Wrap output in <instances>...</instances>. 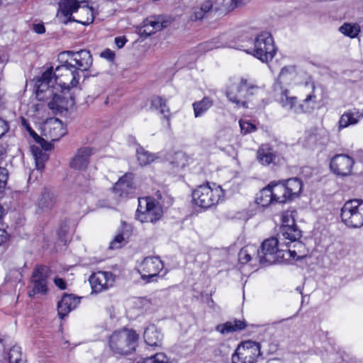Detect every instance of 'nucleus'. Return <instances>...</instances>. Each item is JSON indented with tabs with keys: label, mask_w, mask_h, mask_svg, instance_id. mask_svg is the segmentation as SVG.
Wrapping results in <instances>:
<instances>
[{
	"label": "nucleus",
	"mask_w": 363,
	"mask_h": 363,
	"mask_svg": "<svg viewBox=\"0 0 363 363\" xmlns=\"http://www.w3.org/2000/svg\"><path fill=\"white\" fill-rule=\"evenodd\" d=\"M50 269L46 266H38L33 272L30 279V285L28 286V295L33 297L37 294L46 295L48 292V277Z\"/></svg>",
	"instance_id": "9b49d317"
},
{
	"label": "nucleus",
	"mask_w": 363,
	"mask_h": 363,
	"mask_svg": "<svg viewBox=\"0 0 363 363\" xmlns=\"http://www.w3.org/2000/svg\"><path fill=\"white\" fill-rule=\"evenodd\" d=\"M126 41L127 40H126L125 38L123 36H119V37H116L115 38L116 45H117V47L118 48H123L125 45Z\"/></svg>",
	"instance_id": "864d4df0"
},
{
	"label": "nucleus",
	"mask_w": 363,
	"mask_h": 363,
	"mask_svg": "<svg viewBox=\"0 0 363 363\" xmlns=\"http://www.w3.org/2000/svg\"><path fill=\"white\" fill-rule=\"evenodd\" d=\"M213 101L209 97H204L201 101L193 103L194 113L196 118L203 116L212 106Z\"/></svg>",
	"instance_id": "f704fd0d"
},
{
	"label": "nucleus",
	"mask_w": 363,
	"mask_h": 363,
	"mask_svg": "<svg viewBox=\"0 0 363 363\" xmlns=\"http://www.w3.org/2000/svg\"><path fill=\"white\" fill-rule=\"evenodd\" d=\"M54 283L59 289L62 290L65 289L67 287V284L65 281L62 278L56 277L54 279Z\"/></svg>",
	"instance_id": "3c124183"
},
{
	"label": "nucleus",
	"mask_w": 363,
	"mask_h": 363,
	"mask_svg": "<svg viewBox=\"0 0 363 363\" xmlns=\"http://www.w3.org/2000/svg\"><path fill=\"white\" fill-rule=\"evenodd\" d=\"M65 53L70 56V61L75 65L77 71H86L92 65V56L89 50H81L78 52L67 51Z\"/></svg>",
	"instance_id": "a211bd4d"
},
{
	"label": "nucleus",
	"mask_w": 363,
	"mask_h": 363,
	"mask_svg": "<svg viewBox=\"0 0 363 363\" xmlns=\"http://www.w3.org/2000/svg\"><path fill=\"white\" fill-rule=\"evenodd\" d=\"M281 225L280 230L286 228H298L296 220L291 213L286 212L281 218Z\"/></svg>",
	"instance_id": "79ce46f5"
},
{
	"label": "nucleus",
	"mask_w": 363,
	"mask_h": 363,
	"mask_svg": "<svg viewBox=\"0 0 363 363\" xmlns=\"http://www.w3.org/2000/svg\"><path fill=\"white\" fill-rule=\"evenodd\" d=\"M206 14L199 7L194 8L190 16V19L193 21L202 20L206 17Z\"/></svg>",
	"instance_id": "49530a36"
},
{
	"label": "nucleus",
	"mask_w": 363,
	"mask_h": 363,
	"mask_svg": "<svg viewBox=\"0 0 363 363\" xmlns=\"http://www.w3.org/2000/svg\"><path fill=\"white\" fill-rule=\"evenodd\" d=\"M357 108L345 111L340 118L338 121V129L342 130L350 125L357 124L361 119L356 115Z\"/></svg>",
	"instance_id": "2f4dec72"
},
{
	"label": "nucleus",
	"mask_w": 363,
	"mask_h": 363,
	"mask_svg": "<svg viewBox=\"0 0 363 363\" xmlns=\"http://www.w3.org/2000/svg\"><path fill=\"white\" fill-rule=\"evenodd\" d=\"M5 357L9 363H26V359L23 356L21 348L18 345H13L8 350L4 349Z\"/></svg>",
	"instance_id": "473e14b6"
},
{
	"label": "nucleus",
	"mask_w": 363,
	"mask_h": 363,
	"mask_svg": "<svg viewBox=\"0 0 363 363\" xmlns=\"http://www.w3.org/2000/svg\"><path fill=\"white\" fill-rule=\"evenodd\" d=\"M223 198L224 191L216 184H201L192 192L194 203L203 208H208L218 204Z\"/></svg>",
	"instance_id": "7ed1b4c3"
},
{
	"label": "nucleus",
	"mask_w": 363,
	"mask_h": 363,
	"mask_svg": "<svg viewBox=\"0 0 363 363\" xmlns=\"http://www.w3.org/2000/svg\"><path fill=\"white\" fill-rule=\"evenodd\" d=\"M272 193L274 201L277 203H284L289 201L286 189L282 181L271 182L269 184Z\"/></svg>",
	"instance_id": "bb28decb"
},
{
	"label": "nucleus",
	"mask_w": 363,
	"mask_h": 363,
	"mask_svg": "<svg viewBox=\"0 0 363 363\" xmlns=\"http://www.w3.org/2000/svg\"><path fill=\"white\" fill-rule=\"evenodd\" d=\"M101 56L108 60H113L114 59L115 55L111 50H110L109 49H106V50L101 52Z\"/></svg>",
	"instance_id": "603ef678"
},
{
	"label": "nucleus",
	"mask_w": 363,
	"mask_h": 363,
	"mask_svg": "<svg viewBox=\"0 0 363 363\" xmlns=\"http://www.w3.org/2000/svg\"><path fill=\"white\" fill-rule=\"evenodd\" d=\"M277 48L270 33L263 31L255 38L254 48L250 52L254 57L262 62L271 61L275 56Z\"/></svg>",
	"instance_id": "423d86ee"
},
{
	"label": "nucleus",
	"mask_w": 363,
	"mask_h": 363,
	"mask_svg": "<svg viewBox=\"0 0 363 363\" xmlns=\"http://www.w3.org/2000/svg\"><path fill=\"white\" fill-rule=\"evenodd\" d=\"M315 86L313 85V91L303 100V103L298 104L297 98L289 95V91L285 89L281 91L279 103L287 111L294 113H305L311 112L316 103V96L314 94Z\"/></svg>",
	"instance_id": "0eeeda50"
},
{
	"label": "nucleus",
	"mask_w": 363,
	"mask_h": 363,
	"mask_svg": "<svg viewBox=\"0 0 363 363\" xmlns=\"http://www.w3.org/2000/svg\"><path fill=\"white\" fill-rule=\"evenodd\" d=\"M138 336L133 331L123 330L113 333L109 340L111 349L119 354H128L135 350Z\"/></svg>",
	"instance_id": "39448f33"
},
{
	"label": "nucleus",
	"mask_w": 363,
	"mask_h": 363,
	"mask_svg": "<svg viewBox=\"0 0 363 363\" xmlns=\"http://www.w3.org/2000/svg\"><path fill=\"white\" fill-rule=\"evenodd\" d=\"M203 48H206L208 50H213L215 48H219L225 46V44L220 43L218 40H213L211 42L205 43L201 45Z\"/></svg>",
	"instance_id": "de8ad7c7"
},
{
	"label": "nucleus",
	"mask_w": 363,
	"mask_h": 363,
	"mask_svg": "<svg viewBox=\"0 0 363 363\" xmlns=\"http://www.w3.org/2000/svg\"><path fill=\"white\" fill-rule=\"evenodd\" d=\"M9 129L8 123L5 120L0 118V138L9 131Z\"/></svg>",
	"instance_id": "8fccbe9b"
},
{
	"label": "nucleus",
	"mask_w": 363,
	"mask_h": 363,
	"mask_svg": "<svg viewBox=\"0 0 363 363\" xmlns=\"http://www.w3.org/2000/svg\"><path fill=\"white\" fill-rule=\"evenodd\" d=\"M342 221L350 228H360L363 225V201L352 199L345 203L341 208Z\"/></svg>",
	"instance_id": "6e6552de"
},
{
	"label": "nucleus",
	"mask_w": 363,
	"mask_h": 363,
	"mask_svg": "<svg viewBox=\"0 0 363 363\" xmlns=\"http://www.w3.org/2000/svg\"><path fill=\"white\" fill-rule=\"evenodd\" d=\"M162 337V334L155 325L147 326L144 332L145 342L151 347L160 346Z\"/></svg>",
	"instance_id": "b1692460"
},
{
	"label": "nucleus",
	"mask_w": 363,
	"mask_h": 363,
	"mask_svg": "<svg viewBox=\"0 0 363 363\" xmlns=\"http://www.w3.org/2000/svg\"><path fill=\"white\" fill-rule=\"evenodd\" d=\"M115 277L111 272L99 271L89 277V283L93 292L100 293L112 287Z\"/></svg>",
	"instance_id": "2eb2a0df"
},
{
	"label": "nucleus",
	"mask_w": 363,
	"mask_h": 363,
	"mask_svg": "<svg viewBox=\"0 0 363 363\" xmlns=\"http://www.w3.org/2000/svg\"><path fill=\"white\" fill-rule=\"evenodd\" d=\"M80 78L79 73L72 62L67 60L55 69L52 67H48L36 81L38 95L40 99H43L45 95L43 94L45 91L48 96L53 94L49 86L69 91L70 89L77 86Z\"/></svg>",
	"instance_id": "f257e3e1"
},
{
	"label": "nucleus",
	"mask_w": 363,
	"mask_h": 363,
	"mask_svg": "<svg viewBox=\"0 0 363 363\" xmlns=\"http://www.w3.org/2000/svg\"><path fill=\"white\" fill-rule=\"evenodd\" d=\"M164 267L162 261L156 257H146L140 264L138 272L143 280L147 283L157 281Z\"/></svg>",
	"instance_id": "ddd939ff"
},
{
	"label": "nucleus",
	"mask_w": 363,
	"mask_h": 363,
	"mask_svg": "<svg viewBox=\"0 0 363 363\" xmlns=\"http://www.w3.org/2000/svg\"><path fill=\"white\" fill-rule=\"evenodd\" d=\"M46 150L42 146L41 148L35 145L30 146V151L35 161L36 167L39 170L44 168V163L48 159Z\"/></svg>",
	"instance_id": "c9c22d12"
},
{
	"label": "nucleus",
	"mask_w": 363,
	"mask_h": 363,
	"mask_svg": "<svg viewBox=\"0 0 363 363\" xmlns=\"http://www.w3.org/2000/svg\"><path fill=\"white\" fill-rule=\"evenodd\" d=\"M79 297L72 294H65L57 303L58 315L61 319L66 316L71 311L74 309L79 303Z\"/></svg>",
	"instance_id": "4be33fe9"
},
{
	"label": "nucleus",
	"mask_w": 363,
	"mask_h": 363,
	"mask_svg": "<svg viewBox=\"0 0 363 363\" xmlns=\"http://www.w3.org/2000/svg\"><path fill=\"white\" fill-rule=\"evenodd\" d=\"M301 237V232L298 228L282 229L278 234L280 246L288 250L287 248L291 249V245L293 244L294 247H297L298 255H302L301 249L304 248L303 243L299 241ZM303 255L304 256L303 254Z\"/></svg>",
	"instance_id": "4468645a"
},
{
	"label": "nucleus",
	"mask_w": 363,
	"mask_h": 363,
	"mask_svg": "<svg viewBox=\"0 0 363 363\" xmlns=\"http://www.w3.org/2000/svg\"><path fill=\"white\" fill-rule=\"evenodd\" d=\"M245 328L246 323L244 320L235 319L217 325L216 330L222 334H228L243 330Z\"/></svg>",
	"instance_id": "c85d7f7f"
},
{
	"label": "nucleus",
	"mask_w": 363,
	"mask_h": 363,
	"mask_svg": "<svg viewBox=\"0 0 363 363\" xmlns=\"http://www.w3.org/2000/svg\"><path fill=\"white\" fill-rule=\"evenodd\" d=\"M55 202V195L50 190L45 189L41 193L40 198L38 199V206L42 211H48L54 207Z\"/></svg>",
	"instance_id": "c756f323"
},
{
	"label": "nucleus",
	"mask_w": 363,
	"mask_h": 363,
	"mask_svg": "<svg viewBox=\"0 0 363 363\" xmlns=\"http://www.w3.org/2000/svg\"><path fill=\"white\" fill-rule=\"evenodd\" d=\"M33 30L35 33L38 34H43L45 32V28L43 24L38 23V24H34L33 25Z\"/></svg>",
	"instance_id": "6e6d98bb"
},
{
	"label": "nucleus",
	"mask_w": 363,
	"mask_h": 363,
	"mask_svg": "<svg viewBox=\"0 0 363 363\" xmlns=\"http://www.w3.org/2000/svg\"><path fill=\"white\" fill-rule=\"evenodd\" d=\"M125 240L122 234H118L115 236L114 239L111 242L109 247L111 249L120 248L124 243Z\"/></svg>",
	"instance_id": "c03bdc74"
},
{
	"label": "nucleus",
	"mask_w": 363,
	"mask_h": 363,
	"mask_svg": "<svg viewBox=\"0 0 363 363\" xmlns=\"http://www.w3.org/2000/svg\"><path fill=\"white\" fill-rule=\"evenodd\" d=\"M45 130L52 141H57L67 131L63 123L58 118H50L45 123Z\"/></svg>",
	"instance_id": "412c9836"
},
{
	"label": "nucleus",
	"mask_w": 363,
	"mask_h": 363,
	"mask_svg": "<svg viewBox=\"0 0 363 363\" xmlns=\"http://www.w3.org/2000/svg\"><path fill=\"white\" fill-rule=\"evenodd\" d=\"M9 240V234L4 229L0 228V245Z\"/></svg>",
	"instance_id": "5fc2aeb1"
},
{
	"label": "nucleus",
	"mask_w": 363,
	"mask_h": 363,
	"mask_svg": "<svg viewBox=\"0 0 363 363\" xmlns=\"http://www.w3.org/2000/svg\"><path fill=\"white\" fill-rule=\"evenodd\" d=\"M257 254V248L255 246H247L240 250L238 254V259L241 264H247L251 259L252 256L255 257Z\"/></svg>",
	"instance_id": "58836bf2"
},
{
	"label": "nucleus",
	"mask_w": 363,
	"mask_h": 363,
	"mask_svg": "<svg viewBox=\"0 0 363 363\" xmlns=\"http://www.w3.org/2000/svg\"><path fill=\"white\" fill-rule=\"evenodd\" d=\"M138 203L136 217L141 223H155L162 216V203L152 197L140 199Z\"/></svg>",
	"instance_id": "1a4fd4ad"
},
{
	"label": "nucleus",
	"mask_w": 363,
	"mask_h": 363,
	"mask_svg": "<svg viewBox=\"0 0 363 363\" xmlns=\"http://www.w3.org/2000/svg\"><path fill=\"white\" fill-rule=\"evenodd\" d=\"M155 196H156V199L152 198L154 199V201L156 202L158 201L159 203H160V201L162 199V194H160V192L157 191L155 194Z\"/></svg>",
	"instance_id": "4d7b16f0"
},
{
	"label": "nucleus",
	"mask_w": 363,
	"mask_h": 363,
	"mask_svg": "<svg viewBox=\"0 0 363 363\" xmlns=\"http://www.w3.org/2000/svg\"><path fill=\"white\" fill-rule=\"evenodd\" d=\"M258 87L242 79L238 84L231 85L227 91V97L238 106L246 107L247 99L255 94Z\"/></svg>",
	"instance_id": "9d476101"
},
{
	"label": "nucleus",
	"mask_w": 363,
	"mask_h": 363,
	"mask_svg": "<svg viewBox=\"0 0 363 363\" xmlns=\"http://www.w3.org/2000/svg\"><path fill=\"white\" fill-rule=\"evenodd\" d=\"M35 87L37 99L39 101H48V106L53 113H62L72 108L74 104V97L68 91L49 86V89L52 90L53 94L48 96L45 91L43 94V95H45V98L40 99L38 95V86H35Z\"/></svg>",
	"instance_id": "20e7f679"
},
{
	"label": "nucleus",
	"mask_w": 363,
	"mask_h": 363,
	"mask_svg": "<svg viewBox=\"0 0 363 363\" xmlns=\"http://www.w3.org/2000/svg\"><path fill=\"white\" fill-rule=\"evenodd\" d=\"M289 201L297 198L302 191L303 182L296 177L283 180Z\"/></svg>",
	"instance_id": "5701e85b"
},
{
	"label": "nucleus",
	"mask_w": 363,
	"mask_h": 363,
	"mask_svg": "<svg viewBox=\"0 0 363 363\" xmlns=\"http://www.w3.org/2000/svg\"><path fill=\"white\" fill-rule=\"evenodd\" d=\"M255 201L262 207H268L275 203L269 184L257 194Z\"/></svg>",
	"instance_id": "72a5a7b5"
},
{
	"label": "nucleus",
	"mask_w": 363,
	"mask_h": 363,
	"mask_svg": "<svg viewBox=\"0 0 363 363\" xmlns=\"http://www.w3.org/2000/svg\"><path fill=\"white\" fill-rule=\"evenodd\" d=\"M105 104H108V99L106 100Z\"/></svg>",
	"instance_id": "052dcab7"
},
{
	"label": "nucleus",
	"mask_w": 363,
	"mask_h": 363,
	"mask_svg": "<svg viewBox=\"0 0 363 363\" xmlns=\"http://www.w3.org/2000/svg\"><path fill=\"white\" fill-rule=\"evenodd\" d=\"M135 191L133 175L131 173H127L121 177L113 187L115 196L121 199L128 198L135 193Z\"/></svg>",
	"instance_id": "dca6fc26"
},
{
	"label": "nucleus",
	"mask_w": 363,
	"mask_h": 363,
	"mask_svg": "<svg viewBox=\"0 0 363 363\" xmlns=\"http://www.w3.org/2000/svg\"><path fill=\"white\" fill-rule=\"evenodd\" d=\"M23 125L26 128L30 135L34 138V140L45 150H51L52 145L51 143L45 140L43 138L40 137L29 125L27 124L26 120L23 118Z\"/></svg>",
	"instance_id": "ea45409f"
},
{
	"label": "nucleus",
	"mask_w": 363,
	"mask_h": 363,
	"mask_svg": "<svg viewBox=\"0 0 363 363\" xmlns=\"http://www.w3.org/2000/svg\"><path fill=\"white\" fill-rule=\"evenodd\" d=\"M94 19L92 7L89 6L87 2L84 1L69 21H74L83 25L93 23Z\"/></svg>",
	"instance_id": "aec40b11"
},
{
	"label": "nucleus",
	"mask_w": 363,
	"mask_h": 363,
	"mask_svg": "<svg viewBox=\"0 0 363 363\" xmlns=\"http://www.w3.org/2000/svg\"><path fill=\"white\" fill-rule=\"evenodd\" d=\"M339 30L345 35L355 38L358 35L360 28L359 26L356 24L344 23L340 27Z\"/></svg>",
	"instance_id": "a19ab883"
},
{
	"label": "nucleus",
	"mask_w": 363,
	"mask_h": 363,
	"mask_svg": "<svg viewBox=\"0 0 363 363\" xmlns=\"http://www.w3.org/2000/svg\"><path fill=\"white\" fill-rule=\"evenodd\" d=\"M213 2L210 0L205 1L201 4V5L199 7L206 16L212 11L213 9Z\"/></svg>",
	"instance_id": "09e8293b"
},
{
	"label": "nucleus",
	"mask_w": 363,
	"mask_h": 363,
	"mask_svg": "<svg viewBox=\"0 0 363 363\" xmlns=\"http://www.w3.org/2000/svg\"><path fill=\"white\" fill-rule=\"evenodd\" d=\"M151 107L154 109L160 110V114L167 121V124L169 127L171 112L167 106V100L159 96H154L151 101Z\"/></svg>",
	"instance_id": "cd10ccee"
},
{
	"label": "nucleus",
	"mask_w": 363,
	"mask_h": 363,
	"mask_svg": "<svg viewBox=\"0 0 363 363\" xmlns=\"http://www.w3.org/2000/svg\"><path fill=\"white\" fill-rule=\"evenodd\" d=\"M296 77V70L294 66L284 67L279 75V81L280 83L289 84Z\"/></svg>",
	"instance_id": "4c0bfd02"
},
{
	"label": "nucleus",
	"mask_w": 363,
	"mask_h": 363,
	"mask_svg": "<svg viewBox=\"0 0 363 363\" xmlns=\"http://www.w3.org/2000/svg\"><path fill=\"white\" fill-rule=\"evenodd\" d=\"M92 155L93 149L90 147H82L78 149L70 161V167L77 170H86L89 164L90 157Z\"/></svg>",
	"instance_id": "6ab92c4d"
},
{
	"label": "nucleus",
	"mask_w": 363,
	"mask_h": 363,
	"mask_svg": "<svg viewBox=\"0 0 363 363\" xmlns=\"http://www.w3.org/2000/svg\"><path fill=\"white\" fill-rule=\"evenodd\" d=\"M291 317H290V318H286V319H284L283 320H289V319H291Z\"/></svg>",
	"instance_id": "bf43d9fd"
},
{
	"label": "nucleus",
	"mask_w": 363,
	"mask_h": 363,
	"mask_svg": "<svg viewBox=\"0 0 363 363\" xmlns=\"http://www.w3.org/2000/svg\"><path fill=\"white\" fill-rule=\"evenodd\" d=\"M138 160L141 166L147 165L155 161L158 156L139 146L136 150Z\"/></svg>",
	"instance_id": "e433bc0d"
},
{
	"label": "nucleus",
	"mask_w": 363,
	"mask_h": 363,
	"mask_svg": "<svg viewBox=\"0 0 363 363\" xmlns=\"http://www.w3.org/2000/svg\"><path fill=\"white\" fill-rule=\"evenodd\" d=\"M303 255H298L296 250L285 249L280 246V241L277 238L265 240L260 250L257 249L255 259L260 264H272L282 259H299Z\"/></svg>",
	"instance_id": "f03ea898"
},
{
	"label": "nucleus",
	"mask_w": 363,
	"mask_h": 363,
	"mask_svg": "<svg viewBox=\"0 0 363 363\" xmlns=\"http://www.w3.org/2000/svg\"><path fill=\"white\" fill-rule=\"evenodd\" d=\"M276 158L275 152L268 145H262L257 151V159L262 165H269L275 161Z\"/></svg>",
	"instance_id": "a878e982"
},
{
	"label": "nucleus",
	"mask_w": 363,
	"mask_h": 363,
	"mask_svg": "<svg viewBox=\"0 0 363 363\" xmlns=\"http://www.w3.org/2000/svg\"><path fill=\"white\" fill-rule=\"evenodd\" d=\"M165 23V22H161L155 18L146 19L140 33L146 37L150 36L151 34L165 28L167 26Z\"/></svg>",
	"instance_id": "7c9ffc66"
},
{
	"label": "nucleus",
	"mask_w": 363,
	"mask_h": 363,
	"mask_svg": "<svg viewBox=\"0 0 363 363\" xmlns=\"http://www.w3.org/2000/svg\"><path fill=\"white\" fill-rule=\"evenodd\" d=\"M354 162V160L347 155H337L332 158L330 167L333 173L344 177L351 173Z\"/></svg>",
	"instance_id": "f3484780"
},
{
	"label": "nucleus",
	"mask_w": 363,
	"mask_h": 363,
	"mask_svg": "<svg viewBox=\"0 0 363 363\" xmlns=\"http://www.w3.org/2000/svg\"><path fill=\"white\" fill-rule=\"evenodd\" d=\"M242 133L247 134L256 130V126L247 121L240 120L239 121Z\"/></svg>",
	"instance_id": "37998d69"
},
{
	"label": "nucleus",
	"mask_w": 363,
	"mask_h": 363,
	"mask_svg": "<svg viewBox=\"0 0 363 363\" xmlns=\"http://www.w3.org/2000/svg\"><path fill=\"white\" fill-rule=\"evenodd\" d=\"M260 354V348L253 341H246L238 345L232 356L233 363H255Z\"/></svg>",
	"instance_id": "f8f14e48"
},
{
	"label": "nucleus",
	"mask_w": 363,
	"mask_h": 363,
	"mask_svg": "<svg viewBox=\"0 0 363 363\" xmlns=\"http://www.w3.org/2000/svg\"><path fill=\"white\" fill-rule=\"evenodd\" d=\"M82 0H60L59 1V11L67 18L65 21L67 23L69 18L74 14L76 11L81 5Z\"/></svg>",
	"instance_id": "393cba45"
},
{
	"label": "nucleus",
	"mask_w": 363,
	"mask_h": 363,
	"mask_svg": "<svg viewBox=\"0 0 363 363\" xmlns=\"http://www.w3.org/2000/svg\"><path fill=\"white\" fill-rule=\"evenodd\" d=\"M8 177V170L6 168L0 167V191L5 188Z\"/></svg>",
	"instance_id": "a18cd8bd"
},
{
	"label": "nucleus",
	"mask_w": 363,
	"mask_h": 363,
	"mask_svg": "<svg viewBox=\"0 0 363 363\" xmlns=\"http://www.w3.org/2000/svg\"><path fill=\"white\" fill-rule=\"evenodd\" d=\"M140 302L143 305V306H149L150 304V303L149 302L148 300L147 299H145V298H141L140 300Z\"/></svg>",
	"instance_id": "13d9d810"
}]
</instances>
